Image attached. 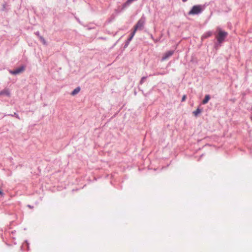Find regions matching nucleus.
Masks as SVG:
<instances>
[{
  "mask_svg": "<svg viewBox=\"0 0 252 252\" xmlns=\"http://www.w3.org/2000/svg\"><path fill=\"white\" fill-rule=\"evenodd\" d=\"M218 34L216 35L217 42L215 43V48L217 49L221 46V44L224 41L228 33L227 32L222 31L220 28L217 27Z\"/></svg>",
  "mask_w": 252,
  "mask_h": 252,
  "instance_id": "obj_1",
  "label": "nucleus"
},
{
  "mask_svg": "<svg viewBox=\"0 0 252 252\" xmlns=\"http://www.w3.org/2000/svg\"><path fill=\"white\" fill-rule=\"evenodd\" d=\"M205 6L203 5H193L188 12L189 15H198L201 14L205 9Z\"/></svg>",
  "mask_w": 252,
  "mask_h": 252,
  "instance_id": "obj_2",
  "label": "nucleus"
},
{
  "mask_svg": "<svg viewBox=\"0 0 252 252\" xmlns=\"http://www.w3.org/2000/svg\"><path fill=\"white\" fill-rule=\"evenodd\" d=\"M145 21L146 18L143 15L134 26V28L135 29V31L137 30H142L145 25Z\"/></svg>",
  "mask_w": 252,
  "mask_h": 252,
  "instance_id": "obj_3",
  "label": "nucleus"
},
{
  "mask_svg": "<svg viewBox=\"0 0 252 252\" xmlns=\"http://www.w3.org/2000/svg\"><path fill=\"white\" fill-rule=\"evenodd\" d=\"M25 69V66L22 65L20 67L17 68L13 70H9L10 74L16 75L23 72Z\"/></svg>",
  "mask_w": 252,
  "mask_h": 252,
  "instance_id": "obj_4",
  "label": "nucleus"
},
{
  "mask_svg": "<svg viewBox=\"0 0 252 252\" xmlns=\"http://www.w3.org/2000/svg\"><path fill=\"white\" fill-rule=\"evenodd\" d=\"M174 51L173 50H170L166 52L162 56L161 61H163L168 59L169 57L173 55Z\"/></svg>",
  "mask_w": 252,
  "mask_h": 252,
  "instance_id": "obj_5",
  "label": "nucleus"
},
{
  "mask_svg": "<svg viewBox=\"0 0 252 252\" xmlns=\"http://www.w3.org/2000/svg\"><path fill=\"white\" fill-rule=\"evenodd\" d=\"M4 95L8 97L10 96V93L8 89H5L0 92V95Z\"/></svg>",
  "mask_w": 252,
  "mask_h": 252,
  "instance_id": "obj_6",
  "label": "nucleus"
},
{
  "mask_svg": "<svg viewBox=\"0 0 252 252\" xmlns=\"http://www.w3.org/2000/svg\"><path fill=\"white\" fill-rule=\"evenodd\" d=\"M213 34L212 32L211 31H208L206 32H205L204 34H203L201 36V39L203 40L204 39H206L208 37H210Z\"/></svg>",
  "mask_w": 252,
  "mask_h": 252,
  "instance_id": "obj_7",
  "label": "nucleus"
},
{
  "mask_svg": "<svg viewBox=\"0 0 252 252\" xmlns=\"http://www.w3.org/2000/svg\"><path fill=\"white\" fill-rule=\"evenodd\" d=\"M9 6L6 2H4L2 4V11H7L9 9Z\"/></svg>",
  "mask_w": 252,
  "mask_h": 252,
  "instance_id": "obj_8",
  "label": "nucleus"
},
{
  "mask_svg": "<svg viewBox=\"0 0 252 252\" xmlns=\"http://www.w3.org/2000/svg\"><path fill=\"white\" fill-rule=\"evenodd\" d=\"M210 99V95L209 94L206 95L204 98L202 100V104H206L208 102V101Z\"/></svg>",
  "mask_w": 252,
  "mask_h": 252,
  "instance_id": "obj_9",
  "label": "nucleus"
},
{
  "mask_svg": "<svg viewBox=\"0 0 252 252\" xmlns=\"http://www.w3.org/2000/svg\"><path fill=\"white\" fill-rule=\"evenodd\" d=\"M80 91V88L79 87L75 88L71 93V94L72 95H75L77 94Z\"/></svg>",
  "mask_w": 252,
  "mask_h": 252,
  "instance_id": "obj_10",
  "label": "nucleus"
},
{
  "mask_svg": "<svg viewBox=\"0 0 252 252\" xmlns=\"http://www.w3.org/2000/svg\"><path fill=\"white\" fill-rule=\"evenodd\" d=\"M132 37H129L127 40L126 41L124 45V48H126L129 45V42L132 40Z\"/></svg>",
  "mask_w": 252,
  "mask_h": 252,
  "instance_id": "obj_11",
  "label": "nucleus"
},
{
  "mask_svg": "<svg viewBox=\"0 0 252 252\" xmlns=\"http://www.w3.org/2000/svg\"><path fill=\"white\" fill-rule=\"evenodd\" d=\"M201 113V110L198 108L195 111L193 112V114L195 116H198L199 114Z\"/></svg>",
  "mask_w": 252,
  "mask_h": 252,
  "instance_id": "obj_12",
  "label": "nucleus"
},
{
  "mask_svg": "<svg viewBox=\"0 0 252 252\" xmlns=\"http://www.w3.org/2000/svg\"><path fill=\"white\" fill-rule=\"evenodd\" d=\"M165 74H166V73L165 72H157L154 73L153 75H155V76L159 75H165Z\"/></svg>",
  "mask_w": 252,
  "mask_h": 252,
  "instance_id": "obj_13",
  "label": "nucleus"
},
{
  "mask_svg": "<svg viewBox=\"0 0 252 252\" xmlns=\"http://www.w3.org/2000/svg\"><path fill=\"white\" fill-rule=\"evenodd\" d=\"M8 115L11 116L12 117H15L17 119H20V117H19V115H18L17 113H16L15 112H14L13 114H8Z\"/></svg>",
  "mask_w": 252,
  "mask_h": 252,
  "instance_id": "obj_14",
  "label": "nucleus"
},
{
  "mask_svg": "<svg viewBox=\"0 0 252 252\" xmlns=\"http://www.w3.org/2000/svg\"><path fill=\"white\" fill-rule=\"evenodd\" d=\"M39 39L41 40V41L42 42L43 44H44V45L46 44V40H45V39L44 38V37L43 36H39Z\"/></svg>",
  "mask_w": 252,
  "mask_h": 252,
  "instance_id": "obj_15",
  "label": "nucleus"
},
{
  "mask_svg": "<svg viewBox=\"0 0 252 252\" xmlns=\"http://www.w3.org/2000/svg\"><path fill=\"white\" fill-rule=\"evenodd\" d=\"M146 78H147L146 76H144V77H142L141 79V80L140 81V84H142L144 83V82L145 81Z\"/></svg>",
  "mask_w": 252,
  "mask_h": 252,
  "instance_id": "obj_16",
  "label": "nucleus"
},
{
  "mask_svg": "<svg viewBox=\"0 0 252 252\" xmlns=\"http://www.w3.org/2000/svg\"><path fill=\"white\" fill-rule=\"evenodd\" d=\"M136 31H135V29L134 28L133 31L130 33V35L129 37H132V38H133L134 35L135 34Z\"/></svg>",
  "mask_w": 252,
  "mask_h": 252,
  "instance_id": "obj_17",
  "label": "nucleus"
},
{
  "mask_svg": "<svg viewBox=\"0 0 252 252\" xmlns=\"http://www.w3.org/2000/svg\"><path fill=\"white\" fill-rule=\"evenodd\" d=\"M0 195L3 196L4 195V193L2 192V190L0 189Z\"/></svg>",
  "mask_w": 252,
  "mask_h": 252,
  "instance_id": "obj_18",
  "label": "nucleus"
},
{
  "mask_svg": "<svg viewBox=\"0 0 252 252\" xmlns=\"http://www.w3.org/2000/svg\"><path fill=\"white\" fill-rule=\"evenodd\" d=\"M150 37L153 39L154 40L155 42H157V40H155L153 35L152 34H150Z\"/></svg>",
  "mask_w": 252,
  "mask_h": 252,
  "instance_id": "obj_19",
  "label": "nucleus"
},
{
  "mask_svg": "<svg viewBox=\"0 0 252 252\" xmlns=\"http://www.w3.org/2000/svg\"><path fill=\"white\" fill-rule=\"evenodd\" d=\"M35 34L37 35L39 37L40 36L39 34V32L38 31L36 32L35 33Z\"/></svg>",
  "mask_w": 252,
  "mask_h": 252,
  "instance_id": "obj_20",
  "label": "nucleus"
},
{
  "mask_svg": "<svg viewBox=\"0 0 252 252\" xmlns=\"http://www.w3.org/2000/svg\"><path fill=\"white\" fill-rule=\"evenodd\" d=\"M186 95H184L182 97V101H184L186 99Z\"/></svg>",
  "mask_w": 252,
  "mask_h": 252,
  "instance_id": "obj_21",
  "label": "nucleus"
},
{
  "mask_svg": "<svg viewBox=\"0 0 252 252\" xmlns=\"http://www.w3.org/2000/svg\"><path fill=\"white\" fill-rule=\"evenodd\" d=\"M25 242L27 243V245H28V248H29V244H28V243L27 241V240H26V241H25Z\"/></svg>",
  "mask_w": 252,
  "mask_h": 252,
  "instance_id": "obj_22",
  "label": "nucleus"
},
{
  "mask_svg": "<svg viewBox=\"0 0 252 252\" xmlns=\"http://www.w3.org/2000/svg\"><path fill=\"white\" fill-rule=\"evenodd\" d=\"M183 2H186L188 0H182Z\"/></svg>",
  "mask_w": 252,
  "mask_h": 252,
  "instance_id": "obj_23",
  "label": "nucleus"
},
{
  "mask_svg": "<svg viewBox=\"0 0 252 252\" xmlns=\"http://www.w3.org/2000/svg\"><path fill=\"white\" fill-rule=\"evenodd\" d=\"M28 207H30V208H32V207L31 205H28Z\"/></svg>",
  "mask_w": 252,
  "mask_h": 252,
  "instance_id": "obj_24",
  "label": "nucleus"
},
{
  "mask_svg": "<svg viewBox=\"0 0 252 252\" xmlns=\"http://www.w3.org/2000/svg\"><path fill=\"white\" fill-rule=\"evenodd\" d=\"M251 118L252 120V115L251 116Z\"/></svg>",
  "mask_w": 252,
  "mask_h": 252,
  "instance_id": "obj_25",
  "label": "nucleus"
}]
</instances>
